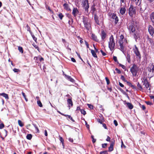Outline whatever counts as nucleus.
<instances>
[{
	"mask_svg": "<svg viewBox=\"0 0 154 154\" xmlns=\"http://www.w3.org/2000/svg\"><path fill=\"white\" fill-rule=\"evenodd\" d=\"M105 79L106 80V82L107 84V85H109L110 83V81H109V79L107 77H105Z\"/></svg>",
	"mask_w": 154,
	"mask_h": 154,
	"instance_id": "c03bdc74",
	"label": "nucleus"
},
{
	"mask_svg": "<svg viewBox=\"0 0 154 154\" xmlns=\"http://www.w3.org/2000/svg\"><path fill=\"white\" fill-rule=\"evenodd\" d=\"M115 70L119 74H120L121 73V71L120 70L118 69V68H116L115 69Z\"/></svg>",
	"mask_w": 154,
	"mask_h": 154,
	"instance_id": "69168bd1",
	"label": "nucleus"
},
{
	"mask_svg": "<svg viewBox=\"0 0 154 154\" xmlns=\"http://www.w3.org/2000/svg\"><path fill=\"white\" fill-rule=\"evenodd\" d=\"M113 59L114 61L116 62L117 64L119 63L118 61L117 60V58L116 56H114L113 57Z\"/></svg>",
	"mask_w": 154,
	"mask_h": 154,
	"instance_id": "a19ab883",
	"label": "nucleus"
},
{
	"mask_svg": "<svg viewBox=\"0 0 154 154\" xmlns=\"http://www.w3.org/2000/svg\"><path fill=\"white\" fill-rule=\"evenodd\" d=\"M126 104L127 106L130 109H131L133 108V106L131 103L128 102Z\"/></svg>",
	"mask_w": 154,
	"mask_h": 154,
	"instance_id": "cd10ccee",
	"label": "nucleus"
},
{
	"mask_svg": "<svg viewBox=\"0 0 154 154\" xmlns=\"http://www.w3.org/2000/svg\"><path fill=\"white\" fill-rule=\"evenodd\" d=\"M13 70L15 72H18L20 71V70L19 69H17L16 68L14 69Z\"/></svg>",
	"mask_w": 154,
	"mask_h": 154,
	"instance_id": "bf43d9fd",
	"label": "nucleus"
},
{
	"mask_svg": "<svg viewBox=\"0 0 154 154\" xmlns=\"http://www.w3.org/2000/svg\"><path fill=\"white\" fill-rule=\"evenodd\" d=\"M79 12L78 8H74L72 12V14L75 17H76L77 14Z\"/></svg>",
	"mask_w": 154,
	"mask_h": 154,
	"instance_id": "4468645a",
	"label": "nucleus"
},
{
	"mask_svg": "<svg viewBox=\"0 0 154 154\" xmlns=\"http://www.w3.org/2000/svg\"><path fill=\"white\" fill-rule=\"evenodd\" d=\"M83 22L84 27H82V29H86L88 31H89L91 29V23L88 17H83Z\"/></svg>",
	"mask_w": 154,
	"mask_h": 154,
	"instance_id": "f257e3e1",
	"label": "nucleus"
},
{
	"mask_svg": "<svg viewBox=\"0 0 154 154\" xmlns=\"http://www.w3.org/2000/svg\"><path fill=\"white\" fill-rule=\"evenodd\" d=\"M124 36L123 35H121L120 36V39L119 41H122L123 42Z\"/></svg>",
	"mask_w": 154,
	"mask_h": 154,
	"instance_id": "79ce46f5",
	"label": "nucleus"
},
{
	"mask_svg": "<svg viewBox=\"0 0 154 154\" xmlns=\"http://www.w3.org/2000/svg\"><path fill=\"white\" fill-rule=\"evenodd\" d=\"M95 4L94 3H93L91 8V11L92 12V13H94L96 10V9L95 8Z\"/></svg>",
	"mask_w": 154,
	"mask_h": 154,
	"instance_id": "a878e982",
	"label": "nucleus"
},
{
	"mask_svg": "<svg viewBox=\"0 0 154 154\" xmlns=\"http://www.w3.org/2000/svg\"><path fill=\"white\" fill-rule=\"evenodd\" d=\"M138 7H137L138 9H139L140 10L139 11L140 13L142 14L143 13L146 9V8L143 7L140 4L139 5H137Z\"/></svg>",
	"mask_w": 154,
	"mask_h": 154,
	"instance_id": "dca6fc26",
	"label": "nucleus"
},
{
	"mask_svg": "<svg viewBox=\"0 0 154 154\" xmlns=\"http://www.w3.org/2000/svg\"><path fill=\"white\" fill-rule=\"evenodd\" d=\"M68 119H70L72 121L75 122V120L72 119V117H71L70 116H69Z\"/></svg>",
	"mask_w": 154,
	"mask_h": 154,
	"instance_id": "774afa93",
	"label": "nucleus"
},
{
	"mask_svg": "<svg viewBox=\"0 0 154 154\" xmlns=\"http://www.w3.org/2000/svg\"><path fill=\"white\" fill-rule=\"evenodd\" d=\"M69 141L72 143H73L75 144L76 143H74V140L73 138H69L68 139Z\"/></svg>",
	"mask_w": 154,
	"mask_h": 154,
	"instance_id": "8fccbe9b",
	"label": "nucleus"
},
{
	"mask_svg": "<svg viewBox=\"0 0 154 154\" xmlns=\"http://www.w3.org/2000/svg\"><path fill=\"white\" fill-rule=\"evenodd\" d=\"M59 140L61 143L64 142V141L63 138L61 137H59Z\"/></svg>",
	"mask_w": 154,
	"mask_h": 154,
	"instance_id": "864d4df0",
	"label": "nucleus"
},
{
	"mask_svg": "<svg viewBox=\"0 0 154 154\" xmlns=\"http://www.w3.org/2000/svg\"><path fill=\"white\" fill-rule=\"evenodd\" d=\"M63 6L65 10L71 12V10L70 9L69 5L66 3H64Z\"/></svg>",
	"mask_w": 154,
	"mask_h": 154,
	"instance_id": "2eb2a0df",
	"label": "nucleus"
},
{
	"mask_svg": "<svg viewBox=\"0 0 154 154\" xmlns=\"http://www.w3.org/2000/svg\"><path fill=\"white\" fill-rule=\"evenodd\" d=\"M126 58L128 62L129 63H131V57L129 54L127 53L126 56Z\"/></svg>",
	"mask_w": 154,
	"mask_h": 154,
	"instance_id": "393cba45",
	"label": "nucleus"
},
{
	"mask_svg": "<svg viewBox=\"0 0 154 154\" xmlns=\"http://www.w3.org/2000/svg\"><path fill=\"white\" fill-rule=\"evenodd\" d=\"M26 137L27 139L30 140L32 137V134H29L27 135Z\"/></svg>",
	"mask_w": 154,
	"mask_h": 154,
	"instance_id": "473e14b6",
	"label": "nucleus"
},
{
	"mask_svg": "<svg viewBox=\"0 0 154 154\" xmlns=\"http://www.w3.org/2000/svg\"><path fill=\"white\" fill-rule=\"evenodd\" d=\"M18 49L20 52H21L22 53H23V50L22 47L20 46L18 47Z\"/></svg>",
	"mask_w": 154,
	"mask_h": 154,
	"instance_id": "58836bf2",
	"label": "nucleus"
},
{
	"mask_svg": "<svg viewBox=\"0 0 154 154\" xmlns=\"http://www.w3.org/2000/svg\"><path fill=\"white\" fill-rule=\"evenodd\" d=\"M65 75V78L69 81H70L74 83L75 82V80L72 78L70 76L66 75L65 74H63Z\"/></svg>",
	"mask_w": 154,
	"mask_h": 154,
	"instance_id": "6ab92c4d",
	"label": "nucleus"
},
{
	"mask_svg": "<svg viewBox=\"0 0 154 154\" xmlns=\"http://www.w3.org/2000/svg\"><path fill=\"white\" fill-rule=\"evenodd\" d=\"M114 143V141H112L110 144L109 147V151L111 152L113 149V146Z\"/></svg>",
	"mask_w": 154,
	"mask_h": 154,
	"instance_id": "5701e85b",
	"label": "nucleus"
},
{
	"mask_svg": "<svg viewBox=\"0 0 154 154\" xmlns=\"http://www.w3.org/2000/svg\"><path fill=\"white\" fill-rule=\"evenodd\" d=\"M40 58V57H34V59L36 61L39 60V58Z\"/></svg>",
	"mask_w": 154,
	"mask_h": 154,
	"instance_id": "e2e57ef3",
	"label": "nucleus"
},
{
	"mask_svg": "<svg viewBox=\"0 0 154 154\" xmlns=\"http://www.w3.org/2000/svg\"><path fill=\"white\" fill-rule=\"evenodd\" d=\"M118 43L119 44V46H120V50L123 52V53L125 54V49L124 48V44H123V42L122 41H119Z\"/></svg>",
	"mask_w": 154,
	"mask_h": 154,
	"instance_id": "9b49d317",
	"label": "nucleus"
},
{
	"mask_svg": "<svg viewBox=\"0 0 154 154\" xmlns=\"http://www.w3.org/2000/svg\"><path fill=\"white\" fill-rule=\"evenodd\" d=\"M100 52L103 56H105L106 55V54L102 50H100Z\"/></svg>",
	"mask_w": 154,
	"mask_h": 154,
	"instance_id": "680f3d73",
	"label": "nucleus"
},
{
	"mask_svg": "<svg viewBox=\"0 0 154 154\" xmlns=\"http://www.w3.org/2000/svg\"><path fill=\"white\" fill-rule=\"evenodd\" d=\"M142 82L143 83V85H144L145 87L149 90H150V86L149 82H148L146 77H144L142 80Z\"/></svg>",
	"mask_w": 154,
	"mask_h": 154,
	"instance_id": "9d476101",
	"label": "nucleus"
},
{
	"mask_svg": "<svg viewBox=\"0 0 154 154\" xmlns=\"http://www.w3.org/2000/svg\"><path fill=\"white\" fill-rule=\"evenodd\" d=\"M32 37L33 40L35 42H36L37 41V38L35 37V36H34V35L32 33L30 34Z\"/></svg>",
	"mask_w": 154,
	"mask_h": 154,
	"instance_id": "72a5a7b5",
	"label": "nucleus"
},
{
	"mask_svg": "<svg viewBox=\"0 0 154 154\" xmlns=\"http://www.w3.org/2000/svg\"><path fill=\"white\" fill-rule=\"evenodd\" d=\"M145 103L148 105H151L153 104L152 102L149 101H146Z\"/></svg>",
	"mask_w": 154,
	"mask_h": 154,
	"instance_id": "09e8293b",
	"label": "nucleus"
},
{
	"mask_svg": "<svg viewBox=\"0 0 154 154\" xmlns=\"http://www.w3.org/2000/svg\"><path fill=\"white\" fill-rule=\"evenodd\" d=\"M137 68V66L135 64H133L132 66L131 67L130 71L133 76H136L137 75L138 72Z\"/></svg>",
	"mask_w": 154,
	"mask_h": 154,
	"instance_id": "39448f33",
	"label": "nucleus"
},
{
	"mask_svg": "<svg viewBox=\"0 0 154 154\" xmlns=\"http://www.w3.org/2000/svg\"><path fill=\"white\" fill-rule=\"evenodd\" d=\"M136 14V8L131 5L128 9V14L131 17H133Z\"/></svg>",
	"mask_w": 154,
	"mask_h": 154,
	"instance_id": "0eeeda50",
	"label": "nucleus"
},
{
	"mask_svg": "<svg viewBox=\"0 0 154 154\" xmlns=\"http://www.w3.org/2000/svg\"><path fill=\"white\" fill-rule=\"evenodd\" d=\"M94 20L95 23L99 25H100L101 23H102L103 22V17H100L99 18L96 14H94Z\"/></svg>",
	"mask_w": 154,
	"mask_h": 154,
	"instance_id": "423d86ee",
	"label": "nucleus"
},
{
	"mask_svg": "<svg viewBox=\"0 0 154 154\" xmlns=\"http://www.w3.org/2000/svg\"><path fill=\"white\" fill-rule=\"evenodd\" d=\"M100 154H108L107 151H103L101 152H100Z\"/></svg>",
	"mask_w": 154,
	"mask_h": 154,
	"instance_id": "5fc2aeb1",
	"label": "nucleus"
},
{
	"mask_svg": "<svg viewBox=\"0 0 154 154\" xmlns=\"http://www.w3.org/2000/svg\"><path fill=\"white\" fill-rule=\"evenodd\" d=\"M121 147L122 148H125L126 147V146L123 144V141L122 140L121 142Z\"/></svg>",
	"mask_w": 154,
	"mask_h": 154,
	"instance_id": "603ef678",
	"label": "nucleus"
},
{
	"mask_svg": "<svg viewBox=\"0 0 154 154\" xmlns=\"http://www.w3.org/2000/svg\"><path fill=\"white\" fill-rule=\"evenodd\" d=\"M107 146V143H104L102 144V147L103 148H106Z\"/></svg>",
	"mask_w": 154,
	"mask_h": 154,
	"instance_id": "338daca9",
	"label": "nucleus"
},
{
	"mask_svg": "<svg viewBox=\"0 0 154 154\" xmlns=\"http://www.w3.org/2000/svg\"><path fill=\"white\" fill-rule=\"evenodd\" d=\"M133 49V52L135 54L136 58H138V59L140 60L141 58L140 53L136 45H135Z\"/></svg>",
	"mask_w": 154,
	"mask_h": 154,
	"instance_id": "6e6552de",
	"label": "nucleus"
},
{
	"mask_svg": "<svg viewBox=\"0 0 154 154\" xmlns=\"http://www.w3.org/2000/svg\"><path fill=\"white\" fill-rule=\"evenodd\" d=\"M88 105L89 108H90L91 109H93V106L90 104H88Z\"/></svg>",
	"mask_w": 154,
	"mask_h": 154,
	"instance_id": "6e6d98bb",
	"label": "nucleus"
},
{
	"mask_svg": "<svg viewBox=\"0 0 154 154\" xmlns=\"http://www.w3.org/2000/svg\"><path fill=\"white\" fill-rule=\"evenodd\" d=\"M91 52L93 56L95 58H97V54L95 52V51L93 50H91Z\"/></svg>",
	"mask_w": 154,
	"mask_h": 154,
	"instance_id": "c756f323",
	"label": "nucleus"
},
{
	"mask_svg": "<svg viewBox=\"0 0 154 154\" xmlns=\"http://www.w3.org/2000/svg\"><path fill=\"white\" fill-rule=\"evenodd\" d=\"M26 27H27V31H28L30 34L32 33V32L30 30V28L28 24H27Z\"/></svg>",
	"mask_w": 154,
	"mask_h": 154,
	"instance_id": "c9c22d12",
	"label": "nucleus"
},
{
	"mask_svg": "<svg viewBox=\"0 0 154 154\" xmlns=\"http://www.w3.org/2000/svg\"><path fill=\"white\" fill-rule=\"evenodd\" d=\"M100 36H101L102 40L103 41H104L106 36V34L104 32V30H102L101 31L100 34Z\"/></svg>",
	"mask_w": 154,
	"mask_h": 154,
	"instance_id": "aec40b11",
	"label": "nucleus"
},
{
	"mask_svg": "<svg viewBox=\"0 0 154 154\" xmlns=\"http://www.w3.org/2000/svg\"><path fill=\"white\" fill-rule=\"evenodd\" d=\"M137 87H136L135 88H134V89L136 90L137 91H142L143 90V88L142 85L138 82L137 85Z\"/></svg>",
	"mask_w": 154,
	"mask_h": 154,
	"instance_id": "a211bd4d",
	"label": "nucleus"
},
{
	"mask_svg": "<svg viewBox=\"0 0 154 154\" xmlns=\"http://www.w3.org/2000/svg\"><path fill=\"white\" fill-rule=\"evenodd\" d=\"M140 105V107L143 110H144L146 109V107L144 105H141L140 103H139Z\"/></svg>",
	"mask_w": 154,
	"mask_h": 154,
	"instance_id": "4d7b16f0",
	"label": "nucleus"
},
{
	"mask_svg": "<svg viewBox=\"0 0 154 154\" xmlns=\"http://www.w3.org/2000/svg\"><path fill=\"white\" fill-rule=\"evenodd\" d=\"M63 16V15L61 13H60L58 15V17L61 20L62 19Z\"/></svg>",
	"mask_w": 154,
	"mask_h": 154,
	"instance_id": "4c0bfd02",
	"label": "nucleus"
},
{
	"mask_svg": "<svg viewBox=\"0 0 154 154\" xmlns=\"http://www.w3.org/2000/svg\"><path fill=\"white\" fill-rule=\"evenodd\" d=\"M82 5L84 8L86 13H88V9L89 7L88 0H82Z\"/></svg>",
	"mask_w": 154,
	"mask_h": 154,
	"instance_id": "7ed1b4c3",
	"label": "nucleus"
},
{
	"mask_svg": "<svg viewBox=\"0 0 154 154\" xmlns=\"http://www.w3.org/2000/svg\"><path fill=\"white\" fill-rule=\"evenodd\" d=\"M32 124L35 128L36 131H37V132L38 133H39V131L38 127L34 123H32Z\"/></svg>",
	"mask_w": 154,
	"mask_h": 154,
	"instance_id": "7c9ffc66",
	"label": "nucleus"
},
{
	"mask_svg": "<svg viewBox=\"0 0 154 154\" xmlns=\"http://www.w3.org/2000/svg\"><path fill=\"white\" fill-rule=\"evenodd\" d=\"M91 37L92 39L94 41L96 42H98V39H97V36L94 34H92Z\"/></svg>",
	"mask_w": 154,
	"mask_h": 154,
	"instance_id": "b1692460",
	"label": "nucleus"
},
{
	"mask_svg": "<svg viewBox=\"0 0 154 154\" xmlns=\"http://www.w3.org/2000/svg\"><path fill=\"white\" fill-rule=\"evenodd\" d=\"M121 79H122L123 81L125 82H126L127 80H126L125 79L124 77V76L123 75H122L121 76Z\"/></svg>",
	"mask_w": 154,
	"mask_h": 154,
	"instance_id": "37998d69",
	"label": "nucleus"
},
{
	"mask_svg": "<svg viewBox=\"0 0 154 154\" xmlns=\"http://www.w3.org/2000/svg\"><path fill=\"white\" fill-rule=\"evenodd\" d=\"M148 72V75L150 78L154 76V65L153 63L150 65L147 68Z\"/></svg>",
	"mask_w": 154,
	"mask_h": 154,
	"instance_id": "20e7f679",
	"label": "nucleus"
},
{
	"mask_svg": "<svg viewBox=\"0 0 154 154\" xmlns=\"http://www.w3.org/2000/svg\"><path fill=\"white\" fill-rule=\"evenodd\" d=\"M4 137H5L7 135L8 131L4 129L3 132Z\"/></svg>",
	"mask_w": 154,
	"mask_h": 154,
	"instance_id": "ea45409f",
	"label": "nucleus"
},
{
	"mask_svg": "<svg viewBox=\"0 0 154 154\" xmlns=\"http://www.w3.org/2000/svg\"><path fill=\"white\" fill-rule=\"evenodd\" d=\"M120 90L123 93V94L126 95L127 97L128 98H129V96H128V95L126 93V92L124 91L122 88H120Z\"/></svg>",
	"mask_w": 154,
	"mask_h": 154,
	"instance_id": "a18cd8bd",
	"label": "nucleus"
},
{
	"mask_svg": "<svg viewBox=\"0 0 154 154\" xmlns=\"http://www.w3.org/2000/svg\"><path fill=\"white\" fill-rule=\"evenodd\" d=\"M111 17L112 19L115 20V24H116L119 20L118 17L116 16V14L112 13V14Z\"/></svg>",
	"mask_w": 154,
	"mask_h": 154,
	"instance_id": "ddd939ff",
	"label": "nucleus"
},
{
	"mask_svg": "<svg viewBox=\"0 0 154 154\" xmlns=\"http://www.w3.org/2000/svg\"><path fill=\"white\" fill-rule=\"evenodd\" d=\"M37 103L38 105L40 107H42V105L40 100H37Z\"/></svg>",
	"mask_w": 154,
	"mask_h": 154,
	"instance_id": "e433bc0d",
	"label": "nucleus"
},
{
	"mask_svg": "<svg viewBox=\"0 0 154 154\" xmlns=\"http://www.w3.org/2000/svg\"><path fill=\"white\" fill-rule=\"evenodd\" d=\"M127 27L130 33H134L135 31V28L134 23L132 22L129 23L127 25Z\"/></svg>",
	"mask_w": 154,
	"mask_h": 154,
	"instance_id": "1a4fd4ad",
	"label": "nucleus"
},
{
	"mask_svg": "<svg viewBox=\"0 0 154 154\" xmlns=\"http://www.w3.org/2000/svg\"><path fill=\"white\" fill-rule=\"evenodd\" d=\"M126 82L127 85L129 87H131L133 89H134V88H136V86L132 85V84L130 82L127 81Z\"/></svg>",
	"mask_w": 154,
	"mask_h": 154,
	"instance_id": "bb28decb",
	"label": "nucleus"
},
{
	"mask_svg": "<svg viewBox=\"0 0 154 154\" xmlns=\"http://www.w3.org/2000/svg\"><path fill=\"white\" fill-rule=\"evenodd\" d=\"M148 31L149 34L152 36H153L154 34V29L152 26L149 25L148 27Z\"/></svg>",
	"mask_w": 154,
	"mask_h": 154,
	"instance_id": "f8f14e48",
	"label": "nucleus"
},
{
	"mask_svg": "<svg viewBox=\"0 0 154 154\" xmlns=\"http://www.w3.org/2000/svg\"><path fill=\"white\" fill-rule=\"evenodd\" d=\"M67 103L68 105H69V109H70V106L71 107H72L73 106V104L72 101V100L71 97V98H69L67 100Z\"/></svg>",
	"mask_w": 154,
	"mask_h": 154,
	"instance_id": "412c9836",
	"label": "nucleus"
},
{
	"mask_svg": "<svg viewBox=\"0 0 154 154\" xmlns=\"http://www.w3.org/2000/svg\"><path fill=\"white\" fill-rule=\"evenodd\" d=\"M147 38L148 41H149L150 43H152V39L151 38H149L148 36H147Z\"/></svg>",
	"mask_w": 154,
	"mask_h": 154,
	"instance_id": "3c124183",
	"label": "nucleus"
},
{
	"mask_svg": "<svg viewBox=\"0 0 154 154\" xmlns=\"http://www.w3.org/2000/svg\"><path fill=\"white\" fill-rule=\"evenodd\" d=\"M66 16L68 18L70 19L72 21V23L73 22V19L72 18V15L69 13L66 14Z\"/></svg>",
	"mask_w": 154,
	"mask_h": 154,
	"instance_id": "2f4dec72",
	"label": "nucleus"
},
{
	"mask_svg": "<svg viewBox=\"0 0 154 154\" xmlns=\"http://www.w3.org/2000/svg\"><path fill=\"white\" fill-rule=\"evenodd\" d=\"M150 18L152 23V24L154 26V12H152L150 15Z\"/></svg>",
	"mask_w": 154,
	"mask_h": 154,
	"instance_id": "4be33fe9",
	"label": "nucleus"
},
{
	"mask_svg": "<svg viewBox=\"0 0 154 154\" xmlns=\"http://www.w3.org/2000/svg\"><path fill=\"white\" fill-rule=\"evenodd\" d=\"M109 47L111 51L114 50L115 44L114 42L113 35H111L109 38Z\"/></svg>",
	"mask_w": 154,
	"mask_h": 154,
	"instance_id": "f03ea898",
	"label": "nucleus"
},
{
	"mask_svg": "<svg viewBox=\"0 0 154 154\" xmlns=\"http://www.w3.org/2000/svg\"><path fill=\"white\" fill-rule=\"evenodd\" d=\"M76 53L77 54V55L78 56V57L84 62H84L83 61V60L82 59V58L81 57L80 54H79L77 52H76Z\"/></svg>",
	"mask_w": 154,
	"mask_h": 154,
	"instance_id": "052dcab7",
	"label": "nucleus"
},
{
	"mask_svg": "<svg viewBox=\"0 0 154 154\" xmlns=\"http://www.w3.org/2000/svg\"><path fill=\"white\" fill-rule=\"evenodd\" d=\"M81 113L84 115H85L86 114V111L84 109L81 110Z\"/></svg>",
	"mask_w": 154,
	"mask_h": 154,
	"instance_id": "de8ad7c7",
	"label": "nucleus"
},
{
	"mask_svg": "<svg viewBox=\"0 0 154 154\" xmlns=\"http://www.w3.org/2000/svg\"><path fill=\"white\" fill-rule=\"evenodd\" d=\"M18 122L19 125L21 127H22L24 125L22 123L21 120H18Z\"/></svg>",
	"mask_w": 154,
	"mask_h": 154,
	"instance_id": "f704fd0d",
	"label": "nucleus"
},
{
	"mask_svg": "<svg viewBox=\"0 0 154 154\" xmlns=\"http://www.w3.org/2000/svg\"><path fill=\"white\" fill-rule=\"evenodd\" d=\"M85 44L86 45L87 47V48H89V45L88 44V43L85 40Z\"/></svg>",
	"mask_w": 154,
	"mask_h": 154,
	"instance_id": "0e129e2a",
	"label": "nucleus"
},
{
	"mask_svg": "<svg viewBox=\"0 0 154 154\" xmlns=\"http://www.w3.org/2000/svg\"><path fill=\"white\" fill-rule=\"evenodd\" d=\"M126 6H124L123 7L120 8L119 11L120 13L122 15L124 14L126 11Z\"/></svg>",
	"mask_w": 154,
	"mask_h": 154,
	"instance_id": "f3484780",
	"label": "nucleus"
},
{
	"mask_svg": "<svg viewBox=\"0 0 154 154\" xmlns=\"http://www.w3.org/2000/svg\"><path fill=\"white\" fill-rule=\"evenodd\" d=\"M119 66L121 67L123 69H126V67L125 66L122 65V64H121V63H119Z\"/></svg>",
	"mask_w": 154,
	"mask_h": 154,
	"instance_id": "49530a36",
	"label": "nucleus"
},
{
	"mask_svg": "<svg viewBox=\"0 0 154 154\" xmlns=\"http://www.w3.org/2000/svg\"><path fill=\"white\" fill-rule=\"evenodd\" d=\"M4 125L3 123H1L0 124V129H2L4 127Z\"/></svg>",
	"mask_w": 154,
	"mask_h": 154,
	"instance_id": "13d9d810",
	"label": "nucleus"
},
{
	"mask_svg": "<svg viewBox=\"0 0 154 154\" xmlns=\"http://www.w3.org/2000/svg\"><path fill=\"white\" fill-rule=\"evenodd\" d=\"M0 95L3 96V97H5L6 99H9V97L8 94L4 93H0Z\"/></svg>",
	"mask_w": 154,
	"mask_h": 154,
	"instance_id": "c85d7f7f",
	"label": "nucleus"
}]
</instances>
